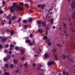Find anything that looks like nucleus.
Returning a JSON list of instances; mask_svg holds the SVG:
<instances>
[{
	"label": "nucleus",
	"instance_id": "nucleus-1",
	"mask_svg": "<svg viewBox=\"0 0 75 75\" xmlns=\"http://www.w3.org/2000/svg\"><path fill=\"white\" fill-rule=\"evenodd\" d=\"M13 6L10 7V10L12 13H13L17 9L20 10V11H22L24 8L23 6L20 7L18 6L17 5H16V3H13Z\"/></svg>",
	"mask_w": 75,
	"mask_h": 75
},
{
	"label": "nucleus",
	"instance_id": "nucleus-2",
	"mask_svg": "<svg viewBox=\"0 0 75 75\" xmlns=\"http://www.w3.org/2000/svg\"><path fill=\"white\" fill-rule=\"evenodd\" d=\"M37 23L38 24V27H40L41 26V21L40 20L38 21H37Z\"/></svg>",
	"mask_w": 75,
	"mask_h": 75
},
{
	"label": "nucleus",
	"instance_id": "nucleus-3",
	"mask_svg": "<svg viewBox=\"0 0 75 75\" xmlns=\"http://www.w3.org/2000/svg\"><path fill=\"white\" fill-rule=\"evenodd\" d=\"M44 56L45 58H46V59L50 58V55H49V54L48 53H46L45 54Z\"/></svg>",
	"mask_w": 75,
	"mask_h": 75
},
{
	"label": "nucleus",
	"instance_id": "nucleus-4",
	"mask_svg": "<svg viewBox=\"0 0 75 75\" xmlns=\"http://www.w3.org/2000/svg\"><path fill=\"white\" fill-rule=\"evenodd\" d=\"M71 6L72 8H73L74 7H75V1H73V2H72V3L71 4Z\"/></svg>",
	"mask_w": 75,
	"mask_h": 75
},
{
	"label": "nucleus",
	"instance_id": "nucleus-5",
	"mask_svg": "<svg viewBox=\"0 0 75 75\" xmlns=\"http://www.w3.org/2000/svg\"><path fill=\"white\" fill-rule=\"evenodd\" d=\"M54 63V61L50 62L47 63L48 65H53Z\"/></svg>",
	"mask_w": 75,
	"mask_h": 75
},
{
	"label": "nucleus",
	"instance_id": "nucleus-6",
	"mask_svg": "<svg viewBox=\"0 0 75 75\" xmlns=\"http://www.w3.org/2000/svg\"><path fill=\"white\" fill-rule=\"evenodd\" d=\"M42 25L43 27H45L46 26V23H45V22H42Z\"/></svg>",
	"mask_w": 75,
	"mask_h": 75
},
{
	"label": "nucleus",
	"instance_id": "nucleus-7",
	"mask_svg": "<svg viewBox=\"0 0 75 75\" xmlns=\"http://www.w3.org/2000/svg\"><path fill=\"white\" fill-rule=\"evenodd\" d=\"M2 42H5V40H7V37H4L3 39H1Z\"/></svg>",
	"mask_w": 75,
	"mask_h": 75
},
{
	"label": "nucleus",
	"instance_id": "nucleus-8",
	"mask_svg": "<svg viewBox=\"0 0 75 75\" xmlns=\"http://www.w3.org/2000/svg\"><path fill=\"white\" fill-rule=\"evenodd\" d=\"M29 22L30 23H31L32 22V20H33V19H32V18H31L28 19V20Z\"/></svg>",
	"mask_w": 75,
	"mask_h": 75
},
{
	"label": "nucleus",
	"instance_id": "nucleus-9",
	"mask_svg": "<svg viewBox=\"0 0 75 75\" xmlns=\"http://www.w3.org/2000/svg\"><path fill=\"white\" fill-rule=\"evenodd\" d=\"M7 60H8V59L7 58V57L6 58H5L4 59V61L5 62H7Z\"/></svg>",
	"mask_w": 75,
	"mask_h": 75
},
{
	"label": "nucleus",
	"instance_id": "nucleus-10",
	"mask_svg": "<svg viewBox=\"0 0 75 75\" xmlns=\"http://www.w3.org/2000/svg\"><path fill=\"white\" fill-rule=\"evenodd\" d=\"M26 43H28V44H30V40H26L25 41Z\"/></svg>",
	"mask_w": 75,
	"mask_h": 75
},
{
	"label": "nucleus",
	"instance_id": "nucleus-11",
	"mask_svg": "<svg viewBox=\"0 0 75 75\" xmlns=\"http://www.w3.org/2000/svg\"><path fill=\"white\" fill-rule=\"evenodd\" d=\"M13 62L14 63V64H17V62H18V61H17V60H13Z\"/></svg>",
	"mask_w": 75,
	"mask_h": 75
},
{
	"label": "nucleus",
	"instance_id": "nucleus-12",
	"mask_svg": "<svg viewBox=\"0 0 75 75\" xmlns=\"http://www.w3.org/2000/svg\"><path fill=\"white\" fill-rule=\"evenodd\" d=\"M28 27V25H25L24 27V29H26V28Z\"/></svg>",
	"mask_w": 75,
	"mask_h": 75
},
{
	"label": "nucleus",
	"instance_id": "nucleus-13",
	"mask_svg": "<svg viewBox=\"0 0 75 75\" xmlns=\"http://www.w3.org/2000/svg\"><path fill=\"white\" fill-rule=\"evenodd\" d=\"M13 67H14V66L12 64H11L10 65V68H13Z\"/></svg>",
	"mask_w": 75,
	"mask_h": 75
},
{
	"label": "nucleus",
	"instance_id": "nucleus-14",
	"mask_svg": "<svg viewBox=\"0 0 75 75\" xmlns=\"http://www.w3.org/2000/svg\"><path fill=\"white\" fill-rule=\"evenodd\" d=\"M71 17H72V18H74L75 16V15H74V13L72 14L71 15Z\"/></svg>",
	"mask_w": 75,
	"mask_h": 75
},
{
	"label": "nucleus",
	"instance_id": "nucleus-15",
	"mask_svg": "<svg viewBox=\"0 0 75 75\" xmlns=\"http://www.w3.org/2000/svg\"><path fill=\"white\" fill-rule=\"evenodd\" d=\"M10 55H8L6 57V58H7V59H8V60L10 59Z\"/></svg>",
	"mask_w": 75,
	"mask_h": 75
},
{
	"label": "nucleus",
	"instance_id": "nucleus-16",
	"mask_svg": "<svg viewBox=\"0 0 75 75\" xmlns=\"http://www.w3.org/2000/svg\"><path fill=\"white\" fill-rule=\"evenodd\" d=\"M50 22H51V24H53V22H54L53 19H52L50 20Z\"/></svg>",
	"mask_w": 75,
	"mask_h": 75
},
{
	"label": "nucleus",
	"instance_id": "nucleus-17",
	"mask_svg": "<svg viewBox=\"0 0 75 75\" xmlns=\"http://www.w3.org/2000/svg\"><path fill=\"white\" fill-rule=\"evenodd\" d=\"M21 52H22L21 53V54H24V50H21Z\"/></svg>",
	"mask_w": 75,
	"mask_h": 75
},
{
	"label": "nucleus",
	"instance_id": "nucleus-18",
	"mask_svg": "<svg viewBox=\"0 0 75 75\" xmlns=\"http://www.w3.org/2000/svg\"><path fill=\"white\" fill-rule=\"evenodd\" d=\"M38 31L39 33H41V31H42V30L39 29L38 30Z\"/></svg>",
	"mask_w": 75,
	"mask_h": 75
},
{
	"label": "nucleus",
	"instance_id": "nucleus-19",
	"mask_svg": "<svg viewBox=\"0 0 75 75\" xmlns=\"http://www.w3.org/2000/svg\"><path fill=\"white\" fill-rule=\"evenodd\" d=\"M11 19H10L9 21V24H11Z\"/></svg>",
	"mask_w": 75,
	"mask_h": 75
},
{
	"label": "nucleus",
	"instance_id": "nucleus-20",
	"mask_svg": "<svg viewBox=\"0 0 75 75\" xmlns=\"http://www.w3.org/2000/svg\"><path fill=\"white\" fill-rule=\"evenodd\" d=\"M45 6V4L43 5L42 6H41L42 8V9L44 8Z\"/></svg>",
	"mask_w": 75,
	"mask_h": 75
},
{
	"label": "nucleus",
	"instance_id": "nucleus-21",
	"mask_svg": "<svg viewBox=\"0 0 75 75\" xmlns=\"http://www.w3.org/2000/svg\"><path fill=\"white\" fill-rule=\"evenodd\" d=\"M14 32L13 30H12V31H11V35H13V34H14Z\"/></svg>",
	"mask_w": 75,
	"mask_h": 75
},
{
	"label": "nucleus",
	"instance_id": "nucleus-22",
	"mask_svg": "<svg viewBox=\"0 0 75 75\" xmlns=\"http://www.w3.org/2000/svg\"><path fill=\"white\" fill-rule=\"evenodd\" d=\"M25 59V57H22L21 58V60L22 61H24Z\"/></svg>",
	"mask_w": 75,
	"mask_h": 75
},
{
	"label": "nucleus",
	"instance_id": "nucleus-23",
	"mask_svg": "<svg viewBox=\"0 0 75 75\" xmlns=\"http://www.w3.org/2000/svg\"><path fill=\"white\" fill-rule=\"evenodd\" d=\"M5 67H6V68H8V64H5Z\"/></svg>",
	"mask_w": 75,
	"mask_h": 75
},
{
	"label": "nucleus",
	"instance_id": "nucleus-24",
	"mask_svg": "<svg viewBox=\"0 0 75 75\" xmlns=\"http://www.w3.org/2000/svg\"><path fill=\"white\" fill-rule=\"evenodd\" d=\"M4 75H10V74L9 73L6 72L5 73Z\"/></svg>",
	"mask_w": 75,
	"mask_h": 75
},
{
	"label": "nucleus",
	"instance_id": "nucleus-25",
	"mask_svg": "<svg viewBox=\"0 0 75 75\" xmlns=\"http://www.w3.org/2000/svg\"><path fill=\"white\" fill-rule=\"evenodd\" d=\"M25 7H26V8H28V4H25Z\"/></svg>",
	"mask_w": 75,
	"mask_h": 75
},
{
	"label": "nucleus",
	"instance_id": "nucleus-26",
	"mask_svg": "<svg viewBox=\"0 0 75 75\" xmlns=\"http://www.w3.org/2000/svg\"><path fill=\"white\" fill-rule=\"evenodd\" d=\"M43 38L44 40H46V39H47V37L45 36L43 37Z\"/></svg>",
	"mask_w": 75,
	"mask_h": 75
},
{
	"label": "nucleus",
	"instance_id": "nucleus-27",
	"mask_svg": "<svg viewBox=\"0 0 75 75\" xmlns=\"http://www.w3.org/2000/svg\"><path fill=\"white\" fill-rule=\"evenodd\" d=\"M57 51V50H56L55 49H54L53 50H52V52H56Z\"/></svg>",
	"mask_w": 75,
	"mask_h": 75
},
{
	"label": "nucleus",
	"instance_id": "nucleus-28",
	"mask_svg": "<svg viewBox=\"0 0 75 75\" xmlns=\"http://www.w3.org/2000/svg\"><path fill=\"white\" fill-rule=\"evenodd\" d=\"M23 22L24 23H26L27 22V20H25L23 21Z\"/></svg>",
	"mask_w": 75,
	"mask_h": 75
},
{
	"label": "nucleus",
	"instance_id": "nucleus-29",
	"mask_svg": "<svg viewBox=\"0 0 75 75\" xmlns=\"http://www.w3.org/2000/svg\"><path fill=\"white\" fill-rule=\"evenodd\" d=\"M57 45V46H58V47H62V46H61V45H59V44H56Z\"/></svg>",
	"mask_w": 75,
	"mask_h": 75
},
{
	"label": "nucleus",
	"instance_id": "nucleus-30",
	"mask_svg": "<svg viewBox=\"0 0 75 75\" xmlns=\"http://www.w3.org/2000/svg\"><path fill=\"white\" fill-rule=\"evenodd\" d=\"M63 24L64 26V27H66V26H67V25H66V24H65L64 22H63Z\"/></svg>",
	"mask_w": 75,
	"mask_h": 75
},
{
	"label": "nucleus",
	"instance_id": "nucleus-31",
	"mask_svg": "<svg viewBox=\"0 0 75 75\" xmlns=\"http://www.w3.org/2000/svg\"><path fill=\"white\" fill-rule=\"evenodd\" d=\"M24 65L25 66V67H27V64L25 63L24 64Z\"/></svg>",
	"mask_w": 75,
	"mask_h": 75
},
{
	"label": "nucleus",
	"instance_id": "nucleus-32",
	"mask_svg": "<svg viewBox=\"0 0 75 75\" xmlns=\"http://www.w3.org/2000/svg\"><path fill=\"white\" fill-rule=\"evenodd\" d=\"M15 50H18V47H16Z\"/></svg>",
	"mask_w": 75,
	"mask_h": 75
},
{
	"label": "nucleus",
	"instance_id": "nucleus-33",
	"mask_svg": "<svg viewBox=\"0 0 75 75\" xmlns=\"http://www.w3.org/2000/svg\"><path fill=\"white\" fill-rule=\"evenodd\" d=\"M10 47H14V45H10Z\"/></svg>",
	"mask_w": 75,
	"mask_h": 75
},
{
	"label": "nucleus",
	"instance_id": "nucleus-34",
	"mask_svg": "<svg viewBox=\"0 0 75 75\" xmlns=\"http://www.w3.org/2000/svg\"><path fill=\"white\" fill-rule=\"evenodd\" d=\"M71 31L72 32H75V30L73 28L71 29Z\"/></svg>",
	"mask_w": 75,
	"mask_h": 75
},
{
	"label": "nucleus",
	"instance_id": "nucleus-35",
	"mask_svg": "<svg viewBox=\"0 0 75 75\" xmlns=\"http://www.w3.org/2000/svg\"><path fill=\"white\" fill-rule=\"evenodd\" d=\"M30 38H32V37H33V34H31L30 35Z\"/></svg>",
	"mask_w": 75,
	"mask_h": 75
},
{
	"label": "nucleus",
	"instance_id": "nucleus-36",
	"mask_svg": "<svg viewBox=\"0 0 75 75\" xmlns=\"http://www.w3.org/2000/svg\"><path fill=\"white\" fill-rule=\"evenodd\" d=\"M42 6L39 5L38 6V8H40V7H41Z\"/></svg>",
	"mask_w": 75,
	"mask_h": 75
},
{
	"label": "nucleus",
	"instance_id": "nucleus-37",
	"mask_svg": "<svg viewBox=\"0 0 75 75\" xmlns=\"http://www.w3.org/2000/svg\"><path fill=\"white\" fill-rule=\"evenodd\" d=\"M5 47H6V48H7V47H8V45H5Z\"/></svg>",
	"mask_w": 75,
	"mask_h": 75
},
{
	"label": "nucleus",
	"instance_id": "nucleus-38",
	"mask_svg": "<svg viewBox=\"0 0 75 75\" xmlns=\"http://www.w3.org/2000/svg\"><path fill=\"white\" fill-rule=\"evenodd\" d=\"M29 44L30 45H33V43H29Z\"/></svg>",
	"mask_w": 75,
	"mask_h": 75
},
{
	"label": "nucleus",
	"instance_id": "nucleus-39",
	"mask_svg": "<svg viewBox=\"0 0 75 75\" xmlns=\"http://www.w3.org/2000/svg\"><path fill=\"white\" fill-rule=\"evenodd\" d=\"M20 21H21V19L20 18H19L18 19V22H19Z\"/></svg>",
	"mask_w": 75,
	"mask_h": 75
},
{
	"label": "nucleus",
	"instance_id": "nucleus-40",
	"mask_svg": "<svg viewBox=\"0 0 75 75\" xmlns=\"http://www.w3.org/2000/svg\"><path fill=\"white\" fill-rule=\"evenodd\" d=\"M20 4L21 5H23V2H20Z\"/></svg>",
	"mask_w": 75,
	"mask_h": 75
},
{
	"label": "nucleus",
	"instance_id": "nucleus-41",
	"mask_svg": "<svg viewBox=\"0 0 75 75\" xmlns=\"http://www.w3.org/2000/svg\"><path fill=\"white\" fill-rule=\"evenodd\" d=\"M16 18V17L15 16H14L12 17L13 19H15V18Z\"/></svg>",
	"mask_w": 75,
	"mask_h": 75
},
{
	"label": "nucleus",
	"instance_id": "nucleus-42",
	"mask_svg": "<svg viewBox=\"0 0 75 75\" xmlns=\"http://www.w3.org/2000/svg\"><path fill=\"white\" fill-rule=\"evenodd\" d=\"M4 52L5 53H6V52H8V51H7V50H5Z\"/></svg>",
	"mask_w": 75,
	"mask_h": 75
},
{
	"label": "nucleus",
	"instance_id": "nucleus-43",
	"mask_svg": "<svg viewBox=\"0 0 75 75\" xmlns=\"http://www.w3.org/2000/svg\"><path fill=\"white\" fill-rule=\"evenodd\" d=\"M51 43L50 42H49L48 43V45H49L50 46V45H51Z\"/></svg>",
	"mask_w": 75,
	"mask_h": 75
},
{
	"label": "nucleus",
	"instance_id": "nucleus-44",
	"mask_svg": "<svg viewBox=\"0 0 75 75\" xmlns=\"http://www.w3.org/2000/svg\"><path fill=\"white\" fill-rule=\"evenodd\" d=\"M35 63H33V67H35Z\"/></svg>",
	"mask_w": 75,
	"mask_h": 75
},
{
	"label": "nucleus",
	"instance_id": "nucleus-45",
	"mask_svg": "<svg viewBox=\"0 0 75 75\" xmlns=\"http://www.w3.org/2000/svg\"><path fill=\"white\" fill-rule=\"evenodd\" d=\"M1 48H2V46L1 45V44L0 43V49H1Z\"/></svg>",
	"mask_w": 75,
	"mask_h": 75
},
{
	"label": "nucleus",
	"instance_id": "nucleus-46",
	"mask_svg": "<svg viewBox=\"0 0 75 75\" xmlns=\"http://www.w3.org/2000/svg\"><path fill=\"white\" fill-rule=\"evenodd\" d=\"M63 75H64L65 74V71H64L63 72Z\"/></svg>",
	"mask_w": 75,
	"mask_h": 75
},
{
	"label": "nucleus",
	"instance_id": "nucleus-47",
	"mask_svg": "<svg viewBox=\"0 0 75 75\" xmlns=\"http://www.w3.org/2000/svg\"><path fill=\"white\" fill-rule=\"evenodd\" d=\"M66 75H69V73H68L67 72H66Z\"/></svg>",
	"mask_w": 75,
	"mask_h": 75
},
{
	"label": "nucleus",
	"instance_id": "nucleus-48",
	"mask_svg": "<svg viewBox=\"0 0 75 75\" xmlns=\"http://www.w3.org/2000/svg\"><path fill=\"white\" fill-rule=\"evenodd\" d=\"M38 70H40V71H41V69H40V67L38 68Z\"/></svg>",
	"mask_w": 75,
	"mask_h": 75
},
{
	"label": "nucleus",
	"instance_id": "nucleus-49",
	"mask_svg": "<svg viewBox=\"0 0 75 75\" xmlns=\"http://www.w3.org/2000/svg\"><path fill=\"white\" fill-rule=\"evenodd\" d=\"M3 11H0V13H1V14H2L3 13Z\"/></svg>",
	"mask_w": 75,
	"mask_h": 75
},
{
	"label": "nucleus",
	"instance_id": "nucleus-50",
	"mask_svg": "<svg viewBox=\"0 0 75 75\" xmlns=\"http://www.w3.org/2000/svg\"><path fill=\"white\" fill-rule=\"evenodd\" d=\"M30 11L31 13H33V11H32L31 10H30Z\"/></svg>",
	"mask_w": 75,
	"mask_h": 75
},
{
	"label": "nucleus",
	"instance_id": "nucleus-51",
	"mask_svg": "<svg viewBox=\"0 0 75 75\" xmlns=\"http://www.w3.org/2000/svg\"><path fill=\"white\" fill-rule=\"evenodd\" d=\"M7 18H8V19L10 18V16H8Z\"/></svg>",
	"mask_w": 75,
	"mask_h": 75
},
{
	"label": "nucleus",
	"instance_id": "nucleus-52",
	"mask_svg": "<svg viewBox=\"0 0 75 75\" xmlns=\"http://www.w3.org/2000/svg\"><path fill=\"white\" fill-rule=\"evenodd\" d=\"M3 3L4 4H6V2H5V1H3Z\"/></svg>",
	"mask_w": 75,
	"mask_h": 75
},
{
	"label": "nucleus",
	"instance_id": "nucleus-53",
	"mask_svg": "<svg viewBox=\"0 0 75 75\" xmlns=\"http://www.w3.org/2000/svg\"><path fill=\"white\" fill-rule=\"evenodd\" d=\"M38 56V55L37 54H35L34 56L35 57H37Z\"/></svg>",
	"mask_w": 75,
	"mask_h": 75
},
{
	"label": "nucleus",
	"instance_id": "nucleus-54",
	"mask_svg": "<svg viewBox=\"0 0 75 75\" xmlns=\"http://www.w3.org/2000/svg\"><path fill=\"white\" fill-rule=\"evenodd\" d=\"M18 71H19V70H18V69H17L16 71V72L17 73V72H18Z\"/></svg>",
	"mask_w": 75,
	"mask_h": 75
},
{
	"label": "nucleus",
	"instance_id": "nucleus-55",
	"mask_svg": "<svg viewBox=\"0 0 75 75\" xmlns=\"http://www.w3.org/2000/svg\"><path fill=\"white\" fill-rule=\"evenodd\" d=\"M9 54H11V51H9Z\"/></svg>",
	"mask_w": 75,
	"mask_h": 75
},
{
	"label": "nucleus",
	"instance_id": "nucleus-56",
	"mask_svg": "<svg viewBox=\"0 0 75 75\" xmlns=\"http://www.w3.org/2000/svg\"><path fill=\"white\" fill-rule=\"evenodd\" d=\"M39 66L40 67H42V66L41 64H40L39 65Z\"/></svg>",
	"mask_w": 75,
	"mask_h": 75
},
{
	"label": "nucleus",
	"instance_id": "nucleus-57",
	"mask_svg": "<svg viewBox=\"0 0 75 75\" xmlns=\"http://www.w3.org/2000/svg\"><path fill=\"white\" fill-rule=\"evenodd\" d=\"M55 28V26H54L53 27V29H54V28Z\"/></svg>",
	"mask_w": 75,
	"mask_h": 75
},
{
	"label": "nucleus",
	"instance_id": "nucleus-58",
	"mask_svg": "<svg viewBox=\"0 0 75 75\" xmlns=\"http://www.w3.org/2000/svg\"><path fill=\"white\" fill-rule=\"evenodd\" d=\"M13 44H14V45H16V42H14L13 43Z\"/></svg>",
	"mask_w": 75,
	"mask_h": 75
},
{
	"label": "nucleus",
	"instance_id": "nucleus-59",
	"mask_svg": "<svg viewBox=\"0 0 75 75\" xmlns=\"http://www.w3.org/2000/svg\"><path fill=\"white\" fill-rule=\"evenodd\" d=\"M63 57H66L65 56V55H63Z\"/></svg>",
	"mask_w": 75,
	"mask_h": 75
},
{
	"label": "nucleus",
	"instance_id": "nucleus-60",
	"mask_svg": "<svg viewBox=\"0 0 75 75\" xmlns=\"http://www.w3.org/2000/svg\"><path fill=\"white\" fill-rule=\"evenodd\" d=\"M20 67H23V65L22 64L21 65Z\"/></svg>",
	"mask_w": 75,
	"mask_h": 75
},
{
	"label": "nucleus",
	"instance_id": "nucleus-61",
	"mask_svg": "<svg viewBox=\"0 0 75 75\" xmlns=\"http://www.w3.org/2000/svg\"><path fill=\"white\" fill-rule=\"evenodd\" d=\"M14 55L13 54L12 56V57H14Z\"/></svg>",
	"mask_w": 75,
	"mask_h": 75
},
{
	"label": "nucleus",
	"instance_id": "nucleus-62",
	"mask_svg": "<svg viewBox=\"0 0 75 75\" xmlns=\"http://www.w3.org/2000/svg\"><path fill=\"white\" fill-rule=\"evenodd\" d=\"M41 70L42 71H44V69H42L41 70Z\"/></svg>",
	"mask_w": 75,
	"mask_h": 75
},
{
	"label": "nucleus",
	"instance_id": "nucleus-63",
	"mask_svg": "<svg viewBox=\"0 0 75 75\" xmlns=\"http://www.w3.org/2000/svg\"><path fill=\"white\" fill-rule=\"evenodd\" d=\"M33 44H35V41H33Z\"/></svg>",
	"mask_w": 75,
	"mask_h": 75
},
{
	"label": "nucleus",
	"instance_id": "nucleus-64",
	"mask_svg": "<svg viewBox=\"0 0 75 75\" xmlns=\"http://www.w3.org/2000/svg\"><path fill=\"white\" fill-rule=\"evenodd\" d=\"M74 16H75V11L74 12Z\"/></svg>",
	"mask_w": 75,
	"mask_h": 75
}]
</instances>
